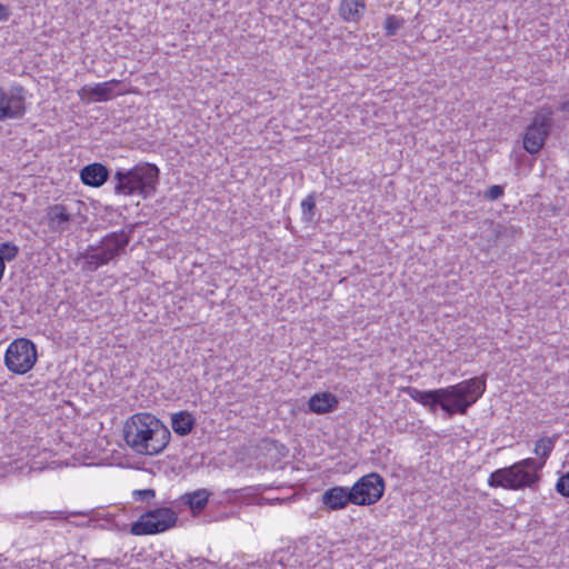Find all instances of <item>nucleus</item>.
Instances as JSON below:
<instances>
[{
    "instance_id": "obj_31",
    "label": "nucleus",
    "mask_w": 569,
    "mask_h": 569,
    "mask_svg": "<svg viewBox=\"0 0 569 569\" xmlns=\"http://www.w3.org/2000/svg\"><path fill=\"white\" fill-rule=\"evenodd\" d=\"M100 561L111 563L110 559H101Z\"/></svg>"
},
{
    "instance_id": "obj_16",
    "label": "nucleus",
    "mask_w": 569,
    "mask_h": 569,
    "mask_svg": "<svg viewBox=\"0 0 569 569\" xmlns=\"http://www.w3.org/2000/svg\"><path fill=\"white\" fill-rule=\"evenodd\" d=\"M119 83V80L113 79L110 81L98 83L94 87L84 86L82 88V91L87 92L93 101H108L116 96L113 87L118 86Z\"/></svg>"
},
{
    "instance_id": "obj_12",
    "label": "nucleus",
    "mask_w": 569,
    "mask_h": 569,
    "mask_svg": "<svg viewBox=\"0 0 569 569\" xmlns=\"http://www.w3.org/2000/svg\"><path fill=\"white\" fill-rule=\"evenodd\" d=\"M321 501L329 510L343 509L348 503H352L350 488L341 486L329 488L322 493Z\"/></svg>"
},
{
    "instance_id": "obj_19",
    "label": "nucleus",
    "mask_w": 569,
    "mask_h": 569,
    "mask_svg": "<svg viewBox=\"0 0 569 569\" xmlns=\"http://www.w3.org/2000/svg\"><path fill=\"white\" fill-rule=\"evenodd\" d=\"M493 233L497 241H499L502 244H510L513 240L521 236L522 230L521 228L510 223H497L493 227Z\"/></svg>"
},
{
    "instance_id": "obj_27",
    "label": "nucleus",
    "mask_w": 569,
    "mask_h": 569,
    "mask_svg": "<svg viewBox=\"0 0 569 569\" xmlns=\"http://www.w3.org/2000/svg\"><path fill=\"white\" fill-rule=\"evenodd\" d=\"M503 194V188L499 184L491 186L487 192L486 198L489 200H497Z\"/></svg>"
},
{
    "instance_id": "obj_26",
    "label": "nucleus",
    "mask_w": 569,
    "mask_h": 569,
    "mask_svg": "<svg viewBox=\"0 0 569 569\" xmlns=\"http://www.w3.org/2000/svg\"><path fill=\"white\" fill-rule=\"evenodd\" d=\"M133 496L136 500L150 501L156 497V492L153 489H142L133 491Z\"/></svg>"
},
{
    "instance_id": "obj_22",
    "label": "nucleus",
    "mask_w": 569,
    "mask_h": 569,
    "mask_svg": "<svg viewBox=\"0 0 569 569\" xmlns=\"http://www.w3.org/2000/svg\"><path fill=\"white\" fill-rule=\"evenodd\" d=\"M405 21L401 18H398L393 14H389L386 20L383 28L386 30L387 36H395L400 28H402Z\"/></svg>"
},
{
    "instance_id": "obj_30",
    "label": "nucleus",
    "mask_w": 569,
    "mask_h": 569,
    "mask_svg": "<svg viewBox=\"0 0 569 569\" xmlns=\"http://www.w3.org/2000/svg\"><path fill=\"white\" fill-rule=\"evenodd\" d=\"M84 516L86 513L84 512H70L68 513V516Z\"/></svg>"
},
{
    "instance_id": "obj_13",
    "label": "nucleus",
    "mask_w": 569,
    "mask_h": 569,
    "mask_svg": "<svg viewBox=\"0 0 569 569\" xmlns=\"http://www.w3.org/2000/svg\"><path fill=\"white\" fill-rule=\"evenodd\" d=\"M338 398L331 392L315 393L308 401L309 410L317 415H325L338 408Z\"/></svg>"
},
{
    "instance_id": "obj_14",
    "label": "nucleus",
    "mask_w": 569,
    "mask_h": 569,
    "mask_svg": "<svg viewBox=\"0 0 569 569\" xmlns=\"http://www.w3.org/2000/svg\"><path fill=\"white\" fill-rule=\"evenodd\" d=\"M211 492L204 488L187 492L180 497L181 505L188 507L192 516L199 515L208 505Z\"/></svg>"
},
{
    "instance_id": "obj_3",
    "label": "nucleus",
    "mask_w": 569,
    "mask_h": 569,
    "mask_svg": "<svg viewBox=\"0 0 569 569\" xmlns=\"http://www.w3.org/2000/svg\"><path fill=\"white\" fill-rule=\"evenodd\" d=\"M543 463L535 458H526L509 467L500 468L490 473L488 485L492 488L521 490L537 489L540 481V471Z\"/></svg>"
},
{
    "instance_id": "obj_5",
    "label": "nucleus",
    "mask_w": 569,
    "mask_h": 569,
    "mask_svg": "<svg viewBox=\"0 0 569 569\" xmlns=\"http://www.w3.org/2000/svg\"><path fill=\"white\" fill-rule=\"evenodd\" d=\"M131 231H113L106 234L97 246H89L80 252L77 260H83L81 267L84 272H94L100 267L124 253L131 239Z\"/></svg>"
},
{
    "instance_id": "obj_18",
    "label": "nucleus",
    "mask_w": 569,
    "mask_h": 569,
    "mask_svg": "<svg viewBox=\"0 0 569 569\" xmlns=\"http://www.w3.org/2000/svg\"><path fill=\"white\" fill-rule=\"evenodd\" d=\"M196 426V419L188 411H179L171 417L172 430L179 436L189 435Z\"/></svg>"
},
{
    "instance_id": "obj_24",
    "label": "nucleus",
    "mask_w": 569,
    "mask_h": 569,
    "mask_svg": "<svg viewBox=\"0 0 569 569\" xmlns=\"http://www.w3.org/2000/svg\"><path fill=\"white\" fill-rule=\"evenodd\" d=\"M302 214L306 220H311L315 216L316 201L313 196H308L301 202Z\"/></svg>"
},
{
    "instance_id": "obj_25",
    "label": "nucleus",
    "mask_w": 569,
    "mask_h": 569,
    "mask_svg": "<svg viewBox=\"0 0 569 569\" xmlns=\"http://www.w3.org/2000/svg\"><path fill=\"white\" fill-rule=\"evenodd\" d=\"M556 490L562 497L569 498V471L559 477Z\"/></svg>"
},
{
    "instance_id": "obj_20",
    "label": "nucleus",
    "mask_w": 569,
    "mask_h": 569,
    "mask_svg": "<svg viewBox=\"0 0 569 569\" xmlns=\"http://www.w3.org/2000/svg\"><path fill=\"white\" fill-rule=\"evenodd\" d=\"M557 436L555 437H542L535 443L533 452L538 456V463L546 465V461L555 448Z\"/></svg>"
},
{
    "instance_id": "obj_9",
    "label": "nucleus",
    "mask_w": 569,
    "mask_h": 569,
    "mask_svg": "<svg viewBox=\"0 0 569 569\" xmlns=\"http://www.w3.org/2000/svg\"><path fill=\"white\" fill-rule=\"evenodd\" d=\"M385 492V480L377 473L371 472L361 477L350 488L352 505L370 506L381 499Z\"/></svg>"
},
{
    "instance_id": "obj_23",
    "label": "nucleus",
    "mask_w": 569,
    "mask_h": 569,
    "mask_svg": "<svg viewBox=\"0 0 569 569\" xmlns=\"http://www.w3.org/2000/svg\"><path fill=\"white\" fill-rule=\"evenodd\" d=\"M18 253L19 248L13 242L0 243V254L3 262L14 260Z\"/></svg>"
},
{
    "instance_id": "obj_11",
    "label": "nucleus",
    "mask_w": 569,
    "mask_h": 569,
    "mask_svg": "<svg viewBox=\"0 0 569 569\" xmlns=\"http://www.w3.org/2000/svg\"><path fill=\"white\" fill-rule=\"evenodd\" d=\"M109 177L110 172L108 168L100 162L87 164L80 171L82 183L93 188H99L104 184Z\"/></svg>"
},
{
    "instance_id": "obj_8",
    "label": "nucleus",
    "mask_w": 569,
    "mask_h": 569,
    "mask_svg": "<svg viewBox=\"0 0 569 569\" xmlns=\"http://www.w3.org/2000/svg\"><path fill=\"white\" fill-rule=\"evenodd\" d=\"M37 357L36 345L29 339L19 338L9 345L4 365L12 373L24 375L33 368Z\"/></svg>"
},
{
    "instance_id": "obj_2",
    "label": "nucleus",
    "mask_w": 569,
    "mask_h": 569,
    "mask_svg": "<svg viewBox=\"0 0 569 569\" xmlns=\"http://www.w3.org/2000/svg\"><path fill=\"white\" fill-rule=\"evenodd\" d=\"M123 438L136 453L154 456L169 443V429L156 416L140 412L131 416L123 426Z\"/></svg>"
},
{
    "instance_id": "obj_17",
    "label": "nucleus",
    "mask_w": 569,
    "mask_h": 569,
    "mask_svg": "<svg viewBox=\"0 0 569 569\" xmlns=\"http://www.w3.org/2000/svg\"><path fill=\"white\" fill-rule=\"evenodd\" d=\"M366 3L363 0H341L339 12L345 21L357 22L363 16Z\"/></svg>"
},
{
    "instance_id": "obj_1",
    "label": "nucleus",
    "mask_w": 569,
    "mask_h": 569,
    "mask_svg": "<svg viewBox=\"0 0 569 569\" xmlns=\"http://www.w3.org/2000/svg\"><path fill=\"white\" fill-rule=\"evenodd\" d=\"M412 400L421 403L432 413L440 408L447 417L466 415L486 391V380L475 377L459 383L433 390L407 387L403 390Z\"/></svg>"
},
{
    "instance_id": "obj_28",
    "label": "nucleus",
    "mask_w": 569,
    "mask_h": 569,
    "mask_svg": "<svg viewBox=\"0 0 569 569\" xmlns=\"http://www.w3.org/2000/svg\"><path fill=\"white\" fill-rule=\"evenodd\" d=\"M9 18V11L8 8L0 3V21H7Z\"/></svg>"
},
{
    "instance_id": "obj_21",
    "label": "nucleus",
    "mask_w": 569,
    "mask_h": 569,
    "mask_svg": "<svg viewBox=\"0 0 569 569\" xmlns=\"http://www.w3.org/2000/svg\"><path fill=\"white\" fill-rule=\"evenodd\" d=\"M17 518H22V519H30L31 521H34V522H40V521H43L44 519H48V518H67L68 516L66 515V512H62V511H57V512H49V511H40V512H37V511H31V512H28V513H24V515H17L16 516Z\"/></svg>"
},
{
    "instance_id": "obj_4",
    "label": "nucleus",
    "mask_w": 569,
    "mask_h": 569,
    "mask_svg": "<svg viewBox=\"0 0 569 569\" xmlns=\"http://www.w3.org/2000/svg\"><path fill=\"white\" fill-rule=\"evenodd\" d=\"M159 168L149 162H140L129 170H117L114 192L121 196L138 194L148 198L157 190L159 182Z\"/></svg>"
},
{
    "instance_id": "obj_10",
    "label": "nucleus",
    "mask_w": 569,
    "mask_h": 569,
    "mask_svg": "<svg viewBox=\"0 0 569 569\" xmlns=\"http://www.w3.org/2000/svg\"><path fill=\"white\" fill-rule=\"evenodd\" d=\"M27 90L13 84L8 90L0 88V121L22 119L27 112Z\"/></svg>"
},
{
    "instance_id": "obj_15",
    "label": "nucleus",
    "mask_w": 569,
    "mask_h": 569,
    "mask_svg": "<svg viewBox=\"0 0 569 569\" xmlns=\"http://www.w3.org/2000/svg\"><path fill=\"white\" fill-rule=\"evenodd\" d=\"M47 219L52 231L62 232L71 221V214L63 204H53L47 210Z\"/></svg>"
},
{
    "instance_id": "obj_7",
    "label": "nucleus",
    "mask_w": 569,
    "mask_h": 569,
    "mask_svg": "<svg viewBox=\"0 0 569 569\" xmlns=\"http://www.w3.org/2000/svg\"><path fill=\"white\" fill-rule=\"evenodd\" d=\"M552 116L550 107H542L526 128L522 146L528 153L536 154L543 148L553 126Z\"/></svg>"
},
{
    "instance_id": "obj_29",
    "label": "nucleus",
    "mask_w": 569,
    "mask_h": 569,
    "mask_svg": "<svg viewBox=\"0 0 569 569\" xmlns=\"http://www.w3.org/2000/svg\"><path fill=\"white\" fill-rule=\"evenodd\" d=\"M557 110L560 112L569 113V98L557 107Z\"/></svg>"
},
{
    "instance_id": "obj_6",
    "label": "nucleus",
    "mask_w": 569,
    "mask_h": 569,
    "mask_svg": "<svg viewBox=\"0 0 569 569\" xmlns=\"http://www.w3.org/2000/svg\"><path fill=\"white\" fill-rule=\"evenodd\" d=\"M178 522V513L168 507L147 510L130 526L133 536H150L164 532Z\"/></svg>"
}]
</instances>
